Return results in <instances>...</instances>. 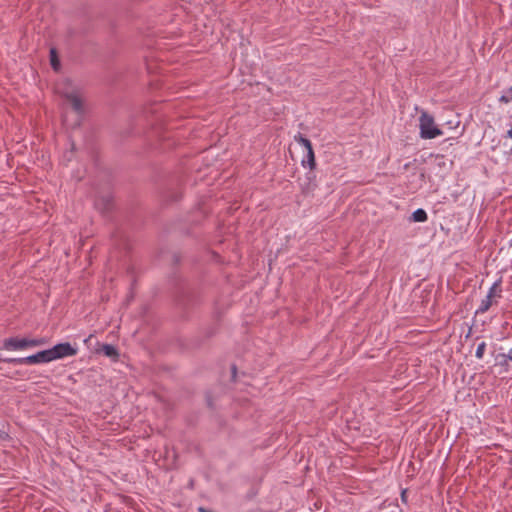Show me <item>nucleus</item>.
Returning a JSON list of instances; mask_svg holds the SVG:
<instances>
[{"instance_id": "nucleus-1", "label": "nucleus", "mask_w": 512, "mask_h": 512, "mask_svg": "<svg viewBox=\"0 0 512 512\" xmlns=\"http://www.w3.org/2000/svg\"><path fill=\"white\" fill-rule=\"evenodd\" d=\"M420 136L423 139H433L443 134L442 130L435 125L433 116L423 111L419 118Z\"/></svg>"}, {"instance_id": "nucleus-2", "label": "nucleus", "mask_w": 512, "mask_h": 512, "mask_svg": "<svg viewBox=\"0 0 512 512\" xmlns=\"http://www.w3.org/2000/svg\"><path fill=\"white\" fill-rule=\"evenodd\" d=\"M502 297L501 279L495 281L490 287L486 297L481 301L476 310V314L486 313L493 305L498 303V299Z\"/></svg>"}, {"instance_id": "nucleus-3", "label": "nucleus", "mask_w": 512, "mask_h": 512, "mask_svg": "<svg viewBox=\"0 0 512 512\" xmlns=\"http://www.w3.org/2000/svg\"><path fill=\"white\" fill-rule=\"evenodd\" d=\"M53 361L50 350H43L34 355H30L27 357L21 358H6L4 359L5 363L14 364V365H32L38 363H47Z\"/></svg>"}, {"instance_id": "nucleus-4", "label": "nucleus", "mask_w": 512, "mask_h": 512, "mask_svg": "<svg viewBox=\"0 0 512 512\" xmlns=\"http://www.w3.org/2000/svg\"><path fill=\"white\" fill-rule=\"evenodd\" d=\"M40 344L41 341L37 339L10 337L3 340L2 348L8 351H18L28 347H36Z\"/></svg>"}, {"instance_id": "nucleus-5", "label": "nucleus", "mask_w": 512, "mask_h": 512, "mask_svg": "<svg viewBox=\"0 0 512 512\" xmlns=\"http://www.w3.org/2000/svg\"><path fill=\"white\" fill-rule=\"evenodd\" d=\"M49 350L53 360L74 356L77 354V349L72 347L71 344L67 342L59 343Z\"/></svg>"}, {"instance_id": "nucleus-6", "label": "nucleus", "mask_w": 512, "mask_h": 512, "mask_svg": "<svg viewBox=\"0 0 512 512\" xmlns=\"http://www.w3.org/2000/svg\"><path fill=\"white\" fill-rule=\"evenodd\" d=\"M64 97L70 103L71 107L73 108V110L75 112H77L79 114L83 112L82 100L80 99V97L77 94L65 93Z\"/></svg>"}, {"instance_id": "nucleus-7", "label": "nucleus", "mask_w": 512, "mask_h": 512, "mask_svg": "<svg viewBox=\"0 0 512 512\" xmlns=\"http://www.w3.org/2000/svg\"><path fill=\"white\" fill-rule=\"evenodd\" d=\"M95 206L102 212L109 211L112 207V197L110 195L98 197L95 200Z\"/></svg>"}, {"instance_id": "nucleus-8", "label": "nucleus", "mask_w": 512, "mask_h": 512, "mask_svg": "<svg viewBox=\"0 0 512 512\" xmlns=\"http://www.w3.org/2000/svg\"><path fill=\"white\" fill-rule=\"evenodd\" d=\"M99 352L103 353L105 356L117 360L119 357L118 350L112 344H103L99 349Z\"/></svg>"}, {"instance_id": "nucleus-9", "label": "nucleus", "mask_w": 512, "mask_h": 512, "mask_svg": "<svg viewBox=\"0 0 512 512\" xmlns=\"http://www.w3.org/2000/svg\"><path fill=\"white\" fill-rule=\"evenodd\" d=\"M411 218L414 222H425L428 216L424 209L419 208L412 213Z\"/></svg>"}, {"instance_id": "nucleus-10", "label": "nucleus", "mask_w": 512, "mask_h": 512, "mask_svg": "<svg viewBox=\"0 0 512 512\" xmlns=\"http://www.w3.org/2000/svg\"><path fill=\"white\" fill-rule=\"evenodd\" d=\"M50 63H51L52 68L55 71L59 70V68H60V61H59V58H58V55H57V51H56L55 48L50 49Z\"/></svg>"}, {"instance_id": "nucleus-11", "label": "nucleus", "mask_w": 512, "mask_h": 512, "mask_svg": "<svg viewBox=\"0 0 512 512\" xmlns=\"http://www.w3.org/2000/svg\"><path fill=\"white\" fill-rule=\"evenodd\" d=\"M294 140L296 142H298L299 144H301L306 150L312 148L311 141L308 138H306L305 136H303L301 133H298L297 135H295Z\"/></svg>"}, {"instance_id": "nucleus-12", "label": "nucleus", "mask_w": 512, "mask_h": 512, "mask_svg": "<svg viewBox=\"0 0 512 512\" xmlns=\"http://www.w3.org/2000/svg\"><path fill=\"white\" fill-rule=\"evenodd\" d=\"M306 157H307L308 166L310 167V169H314L316 162H315V155H314L313 147L311 149H307ZM302 163H303V165H305L306 161L303 160Z\"/></svg>"}, {"instance_id": "nucleus-13", "label": "nucleus", "mask_w": 512, "mask_h": 512, "mask_svg": "<svg viewBox=\"0 0 512 512\" xmlns=\"http://www.w3.org/2000/svg\"><path fill=\"white\" fill-rule=\"evenodd\" d=\"M485 350H486V343L485 342L479 343L477 346L476 352H475L476 358L482 359L484 356Z\"/></svg>"}, {"instance_id": "nucleus-14", "label": "nucleus", "mask_w": 512, "mask_h": 512, "mask_svg": "<svg viewBox=\"0 0 512 512\" xmlns=\"http://www.w3.org/2000/svg\"><path fill=\"white\" fill-rule=\"evenodd\" d=\"M499 101H500L501 103H505V104H507V103L511 102L512 100H511V97H510V96H508L506 93H504V94H503V95H501V97L499 98Z\"/></svg>"}, {"instance_id": "nucleus-15", "label": "nucleus", "mask_w": 512, "mask_h": 512, "mask_svg": "<svg viewBox=\"0 0 512 512\" xmlns=\"http://www.w3.org/2000/svg\"><path fill=\"white\" fill-rule=\"evenodd\" d=\"M501 356L512 361V348L508 351L507 354H502Z\"/></svg>"}, {"instance_id": "nucleus-16", "label": "nucleus", "mask_w": 512, "mask_h": 512, "mask_svg": "<svg viewBox=\"0 0 512 512\" xmlns=\"http://www.w3.org/2000/svg\"><path fill=\"white\" fill-rule=\"evenodd\" d=\"M311 190H313V188H310V183H308V185L306 187L302 186V192L304 194L309 193Z\"/></svg>"}, {"instance_id": "nucleus-17", "label": "nucleus", "mask_w": 512, "mask_h": 512, "mask_svg": "<svg viewBox=\"0 0 512 512\" xmlns=\"http://www.w3.org/2000/svg\"><path fill=\"white\" fill-rule=\"evenodd\" d=\"M197 511H198V512H214V511L209 510V509H207V508H205V507H199V508L197 509Z\"/></svg>"}, {"instance_id": "nucleus-18", "label": "nucleus", "mask_w": 512, "mask_h": 512, "mask_svg": "<svg viewBox=\"0 0 512 512\" xmlns=\"http://www.w3.org/2000/svg\"><path fill=\"white\" fill-rule=\"evenodd\" d=\"M231 369H232V375H233V377H235L236 376V372H237L236 366L232 365Z\"/></svg>"}, {"instance_id": "nucleus-19", "label": "nucleus", "mask_w": 512, "mask_h": 512, "mask_svg": "<svg viewBox=\"0 0 512 512\" xmlns=\"http://www.w3.org/2000/svg\"><path fill=\"white\" fill-rule=\"evenodd\" d=\"M508 96L511 97L512 100V86L505 92Z\"/></svg>"}, {"instance_id": "nucleus-20", "label": "nucleus", "mask_w": 512, "mask_h": 512, "mask_svg": "<svg viewBox=\"0 0 512 512\" xmlns=\"http://www.w3.org/2000/svg\"><path fill=\"white\" fill-rule=\"evenodd\" d=\"M507 137L512 138V126L511 129L507 131Z\"/></svg>"}, {"instance_id": "nucleus-21", "label": "nucleus", "mask_w": 512, "mask_h": 512, "mask_svg": "<svg viewBox=\"0 0 512 512\" xmlns=\"http://www.w3.org/2000/svg\"><path fill=\"white\" fill-rule=\"evenodd\" d=\"M405 498V491L402 493V499Z\"/></svg>"}, {"instance_id": "nucleus-22", "label": "nucleus", "mask_w": 512, "mask_h": 512, "mask_svg": "<svg viewBox=\"0 0 512 512\" xmlns=\"http://www.w3.org/2000/svg\"><path fill=\"white\" fill-rule=\"evenodd\" d=\"M4 359H5V358H1V357H0V362H4Z\"/></svg>"}]
</instances>
